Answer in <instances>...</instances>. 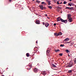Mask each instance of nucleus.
Listing matches in <instances>:
<instances>
[{"mask_svg": "<svg viewBox=\"0 0 76 76\" xmlns=\"http://www.w3.org/2000/svg\"><path fill=\"white\" fill-rule=\"evenodd\" d=\"M50 1L49 0H46V2H47L48 3V1Z\"/></svg>", "mask_w": 76, "mask_h": 76, "instance_id": "34", "label": "nucleus"}, {"mask_svg": "<svg viewBox=\"0 0 76 76\" xmlns=\"http://www.w3.org/2000/svg\"><path fill=\"white\" fill-rule=\"evenodd\" d=\"M57 4H60V3H59V1H57Z\"/></svg>", "mask_w": 76, "mask_h": 76, "instance_id": "33", "label": "nucleus"}, {"mask_svg": "<svg viewBox=\"0 0 76 76\" xmlns=\"http://www.w3.org/2000/svg\"><path fill=\"white\" fill-rule=\"evenodd\" d=\"M52 65L53 66V67H57V66H56L54 64H52Z\"/></svg>", "mask_w": 76, "mask_h": 76, "instance_id": "19", "label": "nucleus"}, {"mask_svg": "<svg viewBox=\"0 0 76 76\" xmlns=\"http://www.w3.org/2000/svg\"><path fill=\"white\" fill-rule=\"evenodd\" d=\"M36 43H37V44H38V40H37V41H36Z\"/></svg>", "mask_w": 76, "mask_h": 76, "instance_id": "42", "label": "nucleus"}, {"mask_svg": "<svg viewBox=\"0 0 76 76\" xmlns=\"http://www.w3.org/2000/svg\"><path fill=\"white\" fill-rule=\"evenodd\" d=\"M44 4H46V3H45V2H44Z\"/></svg>", "mask_w": 76, "mask_h": 76, "instance_id": "45", "label": "nucleus"}, {"mask_svg": "<svg viewBox=\"0 0 76 76\" xmlns=\"http://www.w3.org/2000/svg\"><path fill=\"white\" fill-rule=\"evenodd\" d=\"M69 40V39L68 38H66L64 40L65 41H68Z\"/></svg>", "mask_w": 76, "mask_h": 76, "instance_id": "14", "label": "nucleus"}, {"mask_svg": "<svg viewBox=\"0 0 76 76\" xmlns=\"http://www.w3.org/2000/svg\"><path fill=\"white\" fill-rule=\"evenodd\" d=\"M69 6H72V4H70V3L68 4Z\"/></svg>", "mask_w": 76, "mask_h": 76, "instance_id": "31", "label": "nucleus"}, {"mask_svg": "<svg viewBox=\"0 0 76 76\" xmlns=\"http://www.w3.org/2000/svg\"><path fill=\"white\" fill-rule=\"evenodd\" d=\"M60 47H64V45L61 44L60 45Z\"/></svg>", "mask_w": 76, "mask_h": 76, "instance_id": "30", "label": "nucleus"}, {"mask_svg": "<svg viewBox=\"0 0 76 76\" xmlns=\"http://www.w3.org/2000/svg\"><path fill=\"white\" fill-rule=\"evenodd\" d=\"M36 2H37V3H41V1H36Z\"/></svg>", "mask_w": 76, "mask_h": 76, "instance_id": "26", "label": "nucleus"}, {"mask_svg": "<svg viewBox=\"0 0 76 76\" xmlns=\"http://www.w3.org/2000/svg\"><path fill=\"white\" fill-rule=\"evenodd\" d=\"M54 2H55V3H57V0H54Z\"/></svg>", "mask_w": 76, "mask_h": 76, "instance_id": "29", "label": "nucleus"}, {"mask_svg": "<svg viewBox=\"0 0 76 76\" xmlns=\"http://www.w3.org/2000/svg\"><path fill=\"white\" fill-rule=\"evenodd\" d=\"M67 51V52H68V53H70V51L69 50H68L67 49H66V50L65 51Z\"/></svg>", "mask_w": 76, "mask_h": 76, "instance_id": "22", "label": "nucleus"}, {"mask_svg": "<svg viewBox=\"0 0 76 76\" xmlns=\"http://www.w3.org/2000/svg\"><path fill=\"white\" fill-rule=\"evenodd\" d=\"M42 4H44V2H42Z\"/></svg>", "mask_w": 76, "mask_h": 76, "instance_id": "35", "label": "nucleus"}, {"mask_svg": "<svg viewBox=\"0 0 76 76\" xmlns=\"http://www.w3.org/2000/svg\"><path fill=\"white\" fill-rule=\"evenodd\" d=\"M74 5V4H72V6H73Z\"/></svg>", "mask_w": 76, "mask_h": 76, "instance_id": "49", "label": "nucleus"}, {"mask_svg": "<svg viewBox=\"0 0 76 76\" xmlns=\"http://www.w3.org/2000/svg\"><path fill=\"white\" fill-rule=\"evenodd\" d=\"M45 16H47V14H45Z\"/></svg>", "mask_w": 76, "mask_h": 76, "instance_id": "43", "label": "nucleus"}, {"mask_svg": "<svg viewBox=\"0 0 76 76\" xmlns=\"http://www.w3.org/2000/svg\"><path fill=\"white\" fill-rule=\"evenodd\" d=\"M38 48L35 47L34 49V51H35L36 53H38Z\"/></svg>", "mask_w": 76, "mask_h": 76, "instance_id": "3", "label": "nucleus"}, {"mask_svg": "<svg viewBox=\"0 0 76 76\" xmlns=\"http://www.w3.org/2000/svg\"><path fill=\"white\" fill-rule=\"evenodd\" d=\"M38 69H37V68H35L33 69V72L34 73H37L38 72Z\"/></svg>", "mask_w": 76, "mask_h": 76, "instance_id": "4", "label": "nucleus"}, {"mask_svg": "<svg viewBox=\"0 0 76 76\" xmlns=\"http://www.w3.org/2000/svg\"><path fill=\"white\" fill-rule=\"evenodd\" d=\"M61 3H62V2H61L60 3H59V4H61Z\"/></svg>", "mask_w": 76, "mask_h": 76, "instance_id": "46", "label": "nucleus"}, {"mask_svg": "<svg viewBox=\"0 0 76 76\" xmlns=\"http://www.w3.org/2000/svg\"><path fill=\"white\" fill-rule=\"evenodd\" d=\"M35 23H36V24L39 25L40 24V21H39V20H37L36 21Z\"/></svg>", "mask_w": 76, "mask_h": 76, "instance_id": "5", "label": "nucleus"}, {"mask_svg": "<svg viewBox=\"0 0 76 76\" xmlns=\"http://www.w3.org/2000/svg\"><path fill=\"white\" fill-rule=\"evenodd\" d=\"M42 24H43V25H45V23H44V22H43V23H42Z\"/></svg>", "mask_w": 76, "mask_h": 76, "instance_id": "41", "label": "nucleus"}, {"mask_svg": "<svg viewBox=\"0 0 76 76\" xmlns=\"http://www.w3.org/2000/svg\"><path fill=\"white\" fill-rule=\"evenodd\" d=\"M30 69H31V68H29V69H28V70H30Z\"/></svg>", "mask_w": 76, "mask_h": 76, "instance_id": "44", "label": "nucleus"}, {"mask_svg": "<svg viewBox=\"0 0 76 76\" xmlns=\"http://www.w3.org/2000/svg\"><path fill=\"white\" fill-rule=\"evenodd\" d=\"M74 63H75V64H76V60H75L74 61Z\"/></svg>", "mask_w": 76, "mask_h": 76, "instance_id": "38", "label": "nucleus"}, {"mask_svg": "<svg viewBox=\"0 0 76 76\" xmlns=\"http://www.w3.org/2000/svg\"><path fill=\"white\" fill-rule=\"evenodd\" d=\"M55 51L56 53H57V52H59L60 51V50H59L58 49V50H55Z\"/></svg>", "mask_w": 76, "mask_h": 76, "instance_id": "16", "label": "nucleus"}, {"mask_svg": "<svg viewBox=\"0 0 76 76\" xmlns=\"http://www.w3.org/2000/svg\"><path fill=\"white\" fill-rule=\"evenodd\" d=\"M64 4H66V1H64Z\"/></svg>", "mask_w": 76, "mask_h": 76, "instance_id": "32", "label": "nucleus"}, {"mask_svg": "<svg viewBox=\"0 0 76 76\" xmlns=\"http://www.w3.org/2000/svg\"><path fill=\"white\" fill-rule=\"evenodd\" d=\"M73 9V7H70V10H72Z\"/></svg>", "mask_w": 76, "mask_h": 76, "instance_id": "28", "label": "nucleus"}, {"mask_svg": "<svg viewBox=\"0 0 76 76\" xmlns=\"http://www.w3.org/2000/svg\"><path fill=\"white\" fill-rule=\"evenodd\" d=\"M75 7L76 8V5H75Z\"/></svg>", "mask_w": 76, "mask_h": 76, "instance_id": "50", "label": "nucleus"}, {"mask_svg": "<svg viewBox=\"0 0 76 76\" xmlns=\"http://www.w3.org/2000/svg\"><path fill=\"white\" fill-rule=\"evenodd\" d=\"M69 56H70V55H69Z\"/></svg>", "mask_w": 76, "mask_h": 76, "instance_id": "52", "label": "nucleus"}, {"mask_svg": "<svg viewBox=\"0 0 76 76\" xmlns=\"http://www.w3.org/2000/svg\"><path fill=\"white\" fill-rule=\"evenodd\" d=\"M59 55L60 56H63V54L62 53H60L59 54Z\"/></svg>", "mask_w": 76, "mask_h": 76, "instance_id": "27", "label": "nucleus"}, {"mask_svg": "<svg viewBox=\"0 0 76 76\" xmlns=\"http://www.w3.org/2000/svg\"><path fill=\"white\" fill-rule=\"evenodd\" d=\"M39 7H40V9L41 10H44V9H45V7H43V5H40L39 6Z\"/></svg>", "mask_w": 76, "mask_h": 76, "instance_id": "1", "label": "nucleus"}, {"mask_svg": "<svg viewBox=\"0 0 76 76\" xmlns=\"http://www.w3.org/2000/svg\"><path fill=\"white\" fill-rule=\"evenodd\" d=\"M49 53H50V50L47 49L46 51V54H49Z\"/></svg>", "mask_w": 76, "mask_h": 76, "instance_id": "13", "label": "nucleus"}, {"mask_svg": "<svg viewBox=\"0 0 76 76\" xmlns=\"http://www.w3.org/2000/svg\"><path fill=\"white\" fill-rule=\"evenodd\" d=\"M74 47H75V48H76V44L74 45Z\"/></svg>", "mask_w": 76, "mask_h": 76, "instance_id": "36", "label": "nucleus"}, {"mask_svg": "<svg viewBox=\"0 0 76 76\" xmlns=\"http://www.w3.org/2000/svg\"><path fill=\"white\" fill-rule=\"evenodd\" d=\"M53 25H54V26H56V23H54L53 24Z\"/></svg>", "mask_w": 76, "mask_h": 76, "instance_id": "39", "label": "nucleus"}, {"mask_svg": "<svg viewBox=\"0 0 76 76\" xmlns=\"http://www.w3.org/2000/svg\"><path fill=\"white\" fill-rule=\"evenodd\" d=\"M26 56L27 57H29V53H27L26 54Z\"/></svg>", "mask_w": 76, "mask_h": 76, "instance_id": "18", "label": "nucleus"}, {"mask_svg": "<svg viewBox=\"0 0 76 76\" xmlns=\"http://www.w3.org/2000/svg\"><path fill=\"white\" fill-rule=\"evenodd\" d=\"M41 74L43 75H46V73H45V71H42L41 72Z\"/></svg>", "mask_w": 76, "mask_h": 76, "instance_id": "9", "label": "nucleus"}, {"mask_svg": "<svg viewBox=\"0 0 76 76\" xmlns=\"http://www.w3.org/2000/svg\"><path fill=\"white\" fill-rule=\"evenodd\" d=\"M58 36L61 35H62V33L61 32H59L58 33Z\"/></svg>", "mask_w": 76, "mask_h": 76, "instance_id": "12", "label": "nucleus"}, {"mask_svg": "<svg viewBox=\"0 0 76 76\" xmlns=\"http://www.w3.org/2000/svg\"><path fill=\"white\" fill-rule=\"evenodd\" d=\"M32 1H35V0H32Z\"/></svg>", "mask_w": 76, "mask_h": 76, "instance_id": "48", "label": "nucleus"}, {"mask_svg": "<svg viewBox=\"0 0 76 76\" xmlns=\"http://www.w3.org/2000/svg\"><path fill=\"white\" fill-rule=\"evenodd\" d=\"M32 65H29V67H32Z\"/></svg>", "mask_w": 76, "mask_h": 76, "instance_id": "37", "label": "nucleus"}, {"mask_svg": "<svg viewBox=\"0 0 76 76\" xmlns=\"http://www.w3.org/2000/svg\"><path fill=\"white\" fill-rule=\"evenodd\" d=\"M60 20L62 22H64V23H66L67 22V20H63L62 18H60Z\"/></svg>", "mask_w": 76, "mask_h": 76, "instance_id": "2", "label": "nucleus"}, {"mask_svg": "<svg viewBox=\"0 0 76 76\" xmlns=\"http://www.w3.org/2000/svg\"><path fill=\"white\" fill-rule=\"evenodd\" d=\"M66 9H70V7H66Z\"/></svg>", "mask_w": 76, "mask_h": 76, "instance_id": "25", "label": "nucleus"}, {"mask_svg": "<svg viewBox=\"0 0 76 76\" xmlns=\"http://www.w3.org/2000/svg\"><path fill=\"white\" fill-rule=\"evenodd\" d=\"M55 36H56V37H58V33H56L54 34Z\"/></svg>", "mask_w": 76, "mask_h": 76, "instance_id": "15", "label": "nucleus"}, {"mask_svg": "<svg viewBox=\"0 0 76 76\" xmlns=\"http://www.w3.org/2000/svg\"><path fill=\"white\" fill-rule=\"evenodd\" d=\"M45 26H46V27L47 28V27L48 26H49V25H50L49 24V23H48L46 22L45 23Z\"/></svg>", "mask_w": 76, "mask_h": 76, "instance_id": "7", "label": "nucleus"}, {"mask_svg": "<svg viewBox=\"0 0 76 76\" xmlns=\"http://www.w3.org/2000/svg\"><path fill=\"white\" fill-rule=\"evenodd\" d=\"M44 76H45V75H44Z\"/></svg>", "mask_w": 76, "mask_h": 76, "instance_id": "54", "label": "nucleus"}, {"mask_svg": "<svg viewBox=\"0 0 76 76\" xmlns=\"http://www.w3.org/2000/svg\"><path fill=\"white\" fill-rule=\"evenodd\" d=\"M54 69V70H56V69Z\"/></svg>", "mask_w": 76, "mask_h": 76, "instance_id": "51", "label": "nucleus"}, {"mask_svg": "<svg viewBox=\"0 0 76 76\" xmlns=\"http://www.w3.org/2000/svg\"><path fill=\"white\" fill-rule=\"evenodd\" d=\"M57 21H60V17H58L57 19Z\"/></svg>", "mask_w": 76, "mask_h": 76, "instance_id": "17", "label": "nucleus"}, {"mask_svg": "<svg viewBox=\"0 0 76 76\" xmlns=\"http://www.w3.org/2000/svg\"><path fill=\"white\" fill-rule=\"evenodd\" d=\"M68 19H69L68 22H72V18H69Z\"/></svg>", "mask_w": 76, "mask_h": 76, "instance_id": "8", "label": "nucleus"}, {"mask_svg": "<svg viewBox=\"0 0 76 76\" xmlns=\"http://www.w3.org/2000/svg\"><path fill=\"white\" fill-rule=\"evenodd\" d=\"M12 0H9V1H10V2H11V1H12Z\"/></svg>", "mask_w": 76, "mask_h": 76, "instance_id": "40", "label": "nucleus"}, {"mask_svg": "<svg viewBox=\"0 0 76 76\" xmlns=\"http://www.w3.org/2000/svg\"><path fill=\"white\" fill-rule=\"evenodd\" d=\"M72 63H69V64L68 65V67H72Z\"/></svg>", "mask_w": 76, "mask_h": 76, "instance_id": "10", "label": "nucleus"}, {"mask_svg": "<svg viewBox=\"0 0 76 76\" xmlns=\"http://www.w3.org/2000/svg\"><path fill=\"white\" fill-rule=\"evenodd\" d=\"M72 70H69L68 71V73H72Z\"/></svg>", "mask_w": 76, "mask_h": 76, "instance_id": "23", "label": "nucleus"}, {"mask_svg": "<svg viewBox=\"0 0 76 76\" xmlns=\"http://www.w3.org/2000/svg\"><path fill=\"white\" fill-rule=\"evenodd\" d=\"M60 5H59L58 7H56V8H57V10H58V11H59V10H60L59 9H62V8H61V7H59V6H60Z\"/></svg>", "mask_w": 76, "mask_h": 76, "instance_id": "6", "label": "nucleus"}, {"mask_svg": "<svg viewBox=\"0 0 76 76\" xmlns=\"http://www.w3.org/2000/svg\"><path fill=\"white\" fill-rule=\"evenodd\" d=\"M50 1H48V5H50L51 4V3H50Z\"/></svg>", "mask_w": 76, "mask_h": 76, "instance_id": "20", "label": "nucleus"}, {"mask_svg": "<svg viewBox=\"0 0 76 76\" xmlns=\"http://www.w3.org/2000/svg\"><path fill=\"white\" fill-rule=\"evenodd\" d=\"M70 1H72V0H69Z\"/></svg>", "mask_w": 76, "mask_h": 76, "instance_id": "47", "label": "nucleus"}, {"mask_svg": "<svg viewBox=\"0 0 76 76\" xmlns=\"http://www.w3.org/2000/svg\"><path fill=\"white\" fill-rule=\"evenodd\" d=\"M62 12H61V13H62Z\"/></svg>", "mask_w": 76, "mask_h": 76, "instance_id": "53", "label": "nucleus"}, {"mask_svg": "<svg viewBox=\"0 0 76 76\" xmlns=\"http://www.w3.org/2000/svg\"><path fill=\"white\" fill-rule=\"evenodd\" d=\"M71 16L72 15L70 14H68V17H67L68 19H70V18H71Z\"/></svg>", "mask_w": 76, "mask_h": 76, "instance_id": "11", "label": "nucleus"}, {"mask_svg": "<svg viewBox=\"0 0 76 76\" xmlns=\"http://www.w3.org/2000/svg\"><path fill=\"white\" fill-rule=\"evenodd\" d=\"M71 42H66L65 44H70Z\"/></svg>", "mask_w": 76, "mask_h": 76, "instance_id": "24", "label": "nucleus"}, {"mask_svg": "<svg viewBox=\"0 0 76 76\" xmlns=\"http://www.w3.org/2000/svg\"><path fill=\"white\" fill-rule=\"evenodd\" d=\"M48 7L49 9H52V7L51 6H48Z\"/></svg>", "mask_w": 76, "mask_h": 76, "instance_id": "21", "label": "nucleus"}]
</instances>
